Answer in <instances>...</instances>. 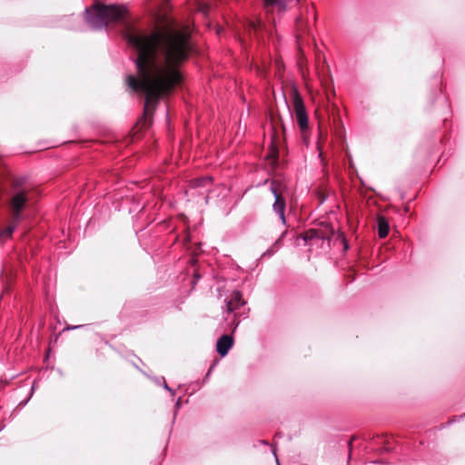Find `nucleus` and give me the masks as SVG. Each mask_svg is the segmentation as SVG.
Listing matches in <instances>:
<instances>
[{
  "label": "nucleus",
  "mask_w": 465,
  "mask_h": 465,
  "mask_svg": "<svg viewBox=\"0 0 465 465\" xmlns=\"http://www.w3.org/2000/svg\"><path fill=\"white\" fill-rule=\"evenodd\" d=\"M129 41L137 50L139 78L128 76L127 83L131 89L145 95L143 110L147 117L160 96L179 83V66L192 51L190 35L168 25L149 35H132Z\"/></svg>",
  "instance_id": "1"
},
{
  "label": "nucleus",
  "mask_w": 465,
  "mask_h": 465,
  "mask_svg": "<svg viewBox=\"0 0 465 465\" xmlns=\"http://www.w3.org/2000/svg\"><path fill=\"white\" fill-rule=\"evenodd\" d=\"M116 20V5L95 3L85 9V21L93 29H102Z\"/></svg>",
  "instance_id": "2"
},
{
  "label": "nucleus",
  "mask_w": 465,
  "mask_h": 465,
  "mask_svg": "<svg viewBox=\"0 0 465 465\" xmlns=\"http://www.w3.org/2000/svg\"><path fill=\"white\" fill-rule=\"evenodd\" d=\"M26 202L27 197L25 192L24 191H18L13 195L10 202L13 222L11 224L0 231V241H5L11 237L19 220L21 219V211L23 210Z\"/></svg>",
  "instance_id": "3"
},
{
  "label": "nucleus",
  "mask_w": 465,
  "mask_h": 465,
  "mask_svg": "<svg viewBox=\"0 0 465 465\" xmlns=\"http://www.w3.org/2000/svg\"><path fill=\"white\" fill-rule=\"evenodd\" d=\"M291 96L298 125L302 133H304L309 128V119L304 102L296 88L292 89Z\"/></svg>",
  "instance_id": "4"
},
{
  "label": "nucleus",
  "mask_w": 465,
  "mask_h": 465,
  "mask_svg": "<svg viewBox=\"0 0 465 465\" xmlns=\"http://www.w3.org/2000/svg\"><path fill=\"white\" fill-rule=\"evenodd\" d=\"M271 191L274 196V203L272 205V209L274 213H276L279 215L282 224H285V199L282 196V183L277 180H273L271 183Z\"/></svg>",
  "instance_id": "5"
},
{
  "label": "nucleus",
  "mask_w": 465,
  "mask_h": 465,
  "mask_svg": "<svg viewBox=\"0 0 465 465\" xmlns=\"http://www.w3.org/2000/svg\"><path fill=\"white\" fill-rule=\"evenodd\" d=\"M242 293L239 291H234L231 294L229 301L226 302V310L228 312H233L240 307L244 305Z\"/></svg>",
  "instance_id": "6"
},
{
  "label": "nucleus",
  "mask_w": 465,
  "mask_h": 465,
  "mask_svg": "<svg viewBox=\"0 0 465 465\" xmlns=\"http://www.w3.org/2000/svg\"><path fill=\"white\" fill-rule=\"evenodd\" d=\"M233 341L229 335H223L216 343V350L218 353L224 357L229 352L230 349L232 347Z\"/></svg>",
  "instance_id": "7"
},
{
  "label": "nucleus",
  "mask_w": 465,
  "mask_h": 465,
  "mask_svg": "<svg viewBox=\"0 0 465 465\" xmlns=\"http://www.w3.org/2000/svg\"><path fill=\"white\" fill-rule=\"evenodd\" d=\"M212 183L213 179L211 176L197 178L191 182V188H205L206 191H209V187L211 186Z\"/></svg>",
  "instance_id": "8"
},
{
  "label": "nucleus",
  "mask_w": 465,
  "mask_h": 465,
  "mask_svg": "<svg viewBox=\"0 0 465 465\" xmlns=\"http://www.w3.org/2000/svg\"><path fill=\"white\" fill-rule=\"evenodd\" d=\"M389 233V223L384 217L378 218V234L380 238H385Z\"/></svg>",
  "instance_id": "9"
},
{
  "label": "nucleus",
  "mask_w": 465,
  "mask_h": 465,
  "mask_svg": "<svg viewBox=\"0 0 465 465\" xmlns=\"http://www.w3.org/2000/svg\"><path fill=\"white\" fill-rule=\"evenodd\" d=\"M300 240H302L305 243H308L309 242H312V241H319L320 240V236L317 232V231L315 230H309L307 232H304V234L302 235H300L298 238H297V244H299V241Z\"/></svg>",
  "instance_id": "10"
},
{
  "label": "nucleus",
  "mask_w": 465,
  "mask_h": 465,
  "mask_svg": "<svg viewBox=\"0 0 465 465\" xmlns=\"http://www.w3.org/2000/svg\"><path fill=\"white\" fill-rule=\"evenodd\" d=\"M266 6L277 5L281 10L285 9V3L282 0H264Z\"/></svg>",
  "instance_id": "11"
},
{
  "label": "nucleus",
  "mask_w": 465,
  "mask_h": 465,
  "mask_svg": "<svg viewBox=\"0 0 465 465\" xmlns=\"http://www.w3.org/2000/svg\"><path fill=\"white\" fill-rule=\"evenodd\" d=\"M117 12H118V24H119L120 21L125 17L128 10H127L126 6L118 5Z\"/></svg>",
  "instance_id": "12"
},
{
  "label": "nucleus",
  "mask_w": 465,
  "mask_h": 465,
  "mask_svg": "<svg viewBox=\"0 0 465 465\" xmlns=\"http://www.w3.org/2000/svg\"><path fill=\"white\" fill-rule=\"evenodd\" d=\"M163 388H164L165 390H167V391H171V392H172V394H173V390H172V389L167 385V383H166V382H164V384H163Z\"/></svg>",
  "instance_id": "13"
},
{
  "label": "nucleus",
  "mask_w": 465,
  "mask_h": 465,
  "mask_svg": "<svg viewBox=\"0 0 465 465\" xmlns=\"http://www.w3.org/2000/svg\"><path fill=\"white\" fill-rule=\"evenodd\" d=\"M83 325H78V326H70V327H67L66 330H74V329H78V328H81Z\"/></svg>",
  "instance_id": "14"
},
{
  "label": "nucleus",
  "mask_w": 465,
  "mask_h": 465,
  "mask_svg": "<svg viewBox=\"0 0 465 465\" xmlns=\"http://www.w3.org/2000/svg\"><path fill=\"white\" fill-rule=\"evenodd\" d=\"M349 447H350V450L351 449V440H350L349 442Z\"/></svg>",
  "instance_id": "15"
}]
</instances>
